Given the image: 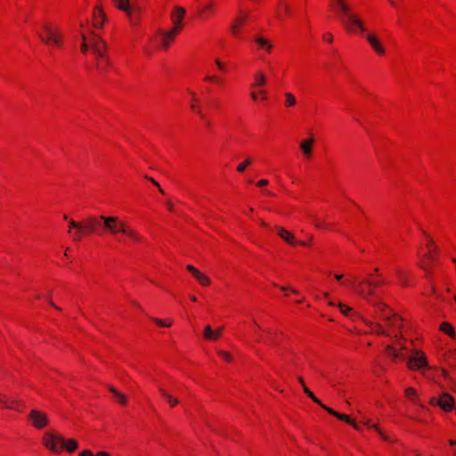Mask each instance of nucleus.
Segmentation results:
<instances>
[{"label": "nucleus", "instance_id": "obj_1", "mask_svg": "<svg viewBox=\"0 0 456 456\" xmlns=\"http://www.w3.org/2000/svg\"><path fill=\"white\" fill-rule=\"evenodd\" d=\"M83 224L84 235L87 233L110 232L113 235L117 233L125 234L134 240L139 241L142 240V237L134 230L127 227L126 224L119 221L117 216H89Z\"/></svg>", "mask_w": 456, "mask_h": 456}, {"label": "nucleus", "instance_id": "obj_2", "mask_svg": "<svg viewBox=\"0 0 456 456\" xmlns=\"http://www.w3.org/2000/svg\"><path fill=\"white\" fill-rule=\"evenodd\" d=\"M333 1L336 11L340 14L341 23L347 31L353 32L354 27H356L361 32L366 31L363 22L356 14L351 12L350 6L346 0Z\"/></svg>", "mask_w": 456, "mask_h": 456}, {"label": "nucleus", "instance_id": "obj_3", "mask_svg": "<svg viewBox=\"0 0 456 456\" xmlns=\"http://www.w3.org/2000/svg\"><path fill=\"white\" fill-rule=\"evenodd\" d=\"M43 443L46 448L53 452H59L62 449H66L70 452L75 451L78 446L76 440H65L62 436L54 433L45 434L43 437Z\"/></svg>", "mask_w": 456, "mask_h": 456}, {"label": "nucleus", "instance_id": "obj_4", "mask_svg": "<svg viewBox=\"0 0 456 456\" xmlns=\"http://www.w3.org/2000/svg\"><path fill=\"white\" fill-rule=\"evenodd\" d=\"M298 381L303 387L304 392L317 404L322 406L327 412L330 414L337 417L338 419L343 420L348 424H350L356 430H360V427L358 424H356L354 420H352L347 415L339 413L338 411H335L333 409L324 405L322 403V402L309 390V388L305 385L304 379L301 377H298Z\"/></svg>", "mask_w": 456, "mask_h": 456}, {"label": "nucleus", "instance_id": "obj_5", "mask_svg": "<svg viewBox=\"0 0 456 456\" xmlns=\"http://www.w3.org/2000/svg\"><path fill=\"white\" fill-rule=\"evenodd\" d=\"M383 284H386V281L383 280H360L359 287L354 288L355 291L365 298L367 301L371 302L370 297L375 294V288H378Z\"/></svg>", "mask_w": 456, "mask_h": 456}, {"label": "nucleus", "instance_id": "obj_6", "mask_svg": "<svg viewBox=\"0 0 456 456\" xmlns=\"http://www.w3.org/2000/svg\"><path fill=\"white\" fill-rule=\"evenodd\" d=\"M138 0H114L116 6L125 12L131 22H134L137 19V14L140 12V8L136 5Z\"/></svg>", "mask_w": 456, "mask_h": 456}, {"label": "nucleus", "instance_id": "obj_7", "mask_svg": "<svg viewBox=\"0 0 456 456\" xmlns=\"http://www.w3.org/2000/svg\"><path fill=\"white\" fill-rule=\"evenodd\" d=\"M408 367L411 370H420L422 368H428V360L426 355L420 351H415L407 359Z\"/></svg>", "mask_w": 456, "mask_h": 456}, {"label": "nucleus", "instance_id": "obj_8", "mask_svg": "<svg viewBox=\"0 0 456 456\" xmlns=\"http://www.w3.org/2000/svg\"><path fill=\"white\" fill-rule=\"evenodd\" d=\"M28 419L32 422V425L38 429L46 427L49 423V419L46 413L38 410H31L28 414Z\"/></svg>", "mask_w": 456, "mask_h": 456}, {"label": "nucleus", "instance_id": "obj_9", "mask_svg": "<svg viewBox=\"0 0 456 456\" xmlns=\"http://www.w3.org/2000/svg\"><path fill=\"white\" fill-rule=\"evenodd\" d=\"M185 16V9L180 6H176L174 12L171 15L174 28L171 29V34H178L180 29L183 28L182 20Z\"/></svg>", "mask_w": 456, "mask_h": 456}, {"label": "nucleus", "instance_id": "obj_10", "mask_svg": "<svg viewBox=\"0 0 456 456\" xmlns=\"http://www.w3.org/2000/svg\"><path fill=\"white\" fill-rule=\"evenodd\" d=\"M44 30L46 34L45 37L43 35H39L40 39L47 44V45H55L57 46H61V43L60 40V36L56 34L48 25H44Z\"/></svg>", "mask_w": 456, "mask_h": 456}, {"label": "nucleus", "instance_id": "obj_11", "mask_svg": "<svg viewBox=\"0 0 456 456\" xmlns=\"http://www.w3.org/2000/svg\"><path fill=\"white\" fill-rule=\"evenodd\" d=\"M83 225V223L75 222L73 220L69 222L68 232L70 234L74 241H80L84 236Z\"/></svg>", "mask_w": 456, "mask_h": 456}, {"label": "nucleus", "instance_id": "obj_12", "mask_svg": "<svg viewBox=\"0 0 456 456\" xmlns=\"http://www.w3.org/2000/svg\"><path fill=\"white\" fill-rule=\"evenodd\" d=\"M437 406L444 411H451L455 407L454 399L450 394L443 393L438 398Z\"/></svg>", "mask_w": 456, "mask_h": 456}, {"label": "nucleus", "instance_id": "obj_13", "mask_svg": "<svg viewBox=\"0 0 456 456\" xmlns=\"http://www.w3.org/2000/svg\"><path fill=\"white\" fill-rule=\"evenodd\" d=\"M248 16L242 12H239V16L233 20L231 25V32L233 36H239V27L241 26L247 20Z\"/></svg>", "mask_w": 456, "mask_h": 456}, {"label": "nucleus", "instance_id": "obj_14", "mask_svg": "<svg viewBox=\"0 0 456 456\" xmlns=\"http://www.w3.org/2000/svg\"><path fill=\"white\" fill-rule=\"evenodd\" d=\"M275 229L277 231V234L287 243L290 245L297 244V241L290 232L281 226H276Z\"/></svg>", "mask_w": 456, "mask_h": 456}, {"label": "nucleus", "instance_id": "obj_15", "mask_svg": "<svg viewBox=\"0 0 456 456\" xmlns=\"http://www.w3.org/2000/svg\"><path fill=\"white\" fill-rule=\"evenodd\" d=\"M375 308L378 314L384 320L386 315H390L394 313L385 303L382 301L370 302Z\"/></svg>", "mask_w": 456, "mask_h": 456}, {"label": "nucleus", "instance_id": "obj_16", "mask_svg": "<svg viewBox=\"0 0 456 456\" xmlns=\"http://www.w3.org/2000/svg\"><path fill=\"white\" fill-rule=\"evenodd\" d=\"M365 37H366L367 41L369 42V44L373 48V50L377 53H379V54H384L385 53V49H384V47L382 46L381 43L379 42V40L377 38L376 36L371 35V34H367L365 36Z\"/></svg>", "mask_w": 456, "mask_h": 456}, {"label": "nucleus", "instance_id": "obj_17", "mask_svg": "<svg viewBox=\"0 0 456 456\" xmlns=\"http://www.w3.org/2000/svg\"><path fill=\"white\" fill-rule=\"evenodd\" d=\"M363 322L370 327V331L372 333H376L378 335H383V336H390V332H388L387 330H386L378 322H370V321H368L366 319H363Z\"/></svg>", "mask_w": 456, "mask_h": 456}, {"label": "nucleus", "instance_id": "obj_18", "mask_svg": "<svg viewBox=\"0 0 456 456\" xmlns=\"http://www.w3.org/2000/svg\"><path fill=\"white\" fill-rule=\"evenodd\" d=\"M91 49L94 53H99V52H106V43L98 36H94L93 41L91 42Z\"/></svg>", "mask_w": 456, "mask_h": 456}, {"label": "nucleus", "instance_id": "obj_19", "mask_svg": "<svg viewBox=\"0 0 456 456\" xmlns=\"http://www.w3.org/2000/svg\"><path fill=\"white\" fill-rule=\"evenodd\" d=\"M314 143V138H309L301 142L299 147L305 158H311Z\"/></svg>", "mask_w": 456, "mask_h": 456}, {"label": "nucleus", "instance_id": "obj_20", "mask_svg": "<svg viewBox=\"0 0 456 456\" xmlns=\"http://www.w3.org/2000/svg\"><path fill=\"white\" fill-rule=\"evenodd\" d=\"M104 14L100 8H95L94 12V26L97 28H101L103 26L104 22Z\"/></svg>", "mask_w": 456, "mask_h": 456}, {"label": "nucleus", "instance_id": "obj_21", "mask_svg": "<svg viewBox=\"0 0 456 456\" xmlns=\"http://www.w3.org/2000/svg\"><path fill=\"white\" fill-rule=\"evenodd\" d=\"M176 34H171V30L168 32L161 33L159 43L164 49H167L170 45V42L175 38Z\"/></svg>", "mask_w": 456, "mask_h": 456}, {"label": "nucleus", "instance_id": "obj_22", "mask_svg": "<svg viewBox=\"0 0 456 456\" xmlns=\"http://www.w3.org/2000/svg\"><path fill=\"white\" fill-rule=\"evenodd\" d=\"M266 83V76L262 72L258 71L255 75V82L251 85V88L254 90L256 87L262 88Z\"/></svg>", "mask_w": 456, "mask_h": 456}, {"label": "nucleus", "instance_id": "obj_23", "mask_svg": "<svg viewBox=\"0 0 456 456\" xmlns=\"http://www.w3.org/2000/svg\"><path fill=\"white\" fill-rule=\"evenodd\" d=\"M161 395L167 401L171 407H175L179 403V400L168 394L163 387L159 388Z\"/></svg>", "mask_w": 456, "mask_h": 456}, {"label": "nucleus", "instance_id": "obj_24", "mask_svg": "<svg viewBox=\"0 0 456 456\" xmlns=\"http://www.w3.org/2000/svg\"><path fill=\"white\" fill-rule=\"evenodd\" d=\"M109 390L111 392L113 396L116 398V400L121 403L126 404L127 403V399L125 395L121 394L119 391H118L115 387L110 386Z\"/></svg>", "mask_w": 456, "mask_h": 456}, {"label": "nucleus", "instance_id": "obj_25", "mask_svg": "<svg viewBox=\"0 0 456 456\" xmlns=\"http://www.w3.org/2000/svg\"><path fill=\"white\" fill-rule=\"evenodd\" d=\"M362 424H364L365 426L369 427L370 428H373V429L377 430L379 432V434L380 435V436L382 437L383 440L388 441V442H392L387 436H385L381 432L380 429H379V428L376 425H370V420L369 419L362 418Z\"/></svg>", "mask_w": 456, "mask_h": 456}, {"label": "nucleus", "instance_id": "obj_26", "mask_svg": "<svg viewBox=\"0 0 456 456\" xmlns=\"http://www.w3.org/2000/svg\"><path fill=\"white\" fill-rule=\"evenodd\" d=\"M256 43H257L263 49L270 52L273 48V45L263 37H256L255 38Z\"/></svg>", "mask_w": 456, "mask_h": 456}, {"label": "nucleus", "instance_id": "obj_27", "mask_svg": "<svg viewBox=\"0 0 456 456\" xmlns=\"http://www.w3.org/2000/svg\"><path fill=\"white\" fill-rule=\"evenodd\" d=\"M440 330L452 338L455 336L454 329L449 322H443L440 325Z\"/></svg>", "mask_w": 456, "mask_h": 456}, {"label": "nucleus", "instance_id": "obj_28", "mask_svg": "<svg viewBox=\"0 0 456 456\" xmlns=\"http://www.w3.org/2000/svg\"><path fill=\"white\" fill-rule=\"evenodd\" d=\"M384 321L387 322V325L393 330L395 321H398V315L395 313H392L390 315H386Z\"/></svg>", "mask_w": 456, "mask_h": 456}, {"label": "nucleus", "instance_id": "obj_29", "mask_svg": "<svg viewBox=\"0 0 456 456\" xmlns=\"http://www.w3.org/2000/svg\"><path fill=\"white\" fill-rule=\"evenodd\" d=\"M194 277L201 285L208 286L210 284V279L200 272L196 273Z\"/></svg>", "mask_w": 456, "mask_h": 456}, {"label": "nucleus", "instance_id": "obj_30", "mask_svg": "<svg viewBox=\"0 0 456 456\" xmlns=\"http://www.w3.org/2000/svg\"><path fill=\"white\" fill-rule=\"evenodd\" d=\"M429 248L434 247V250H430L428 253L425 255V257H427L430 262H435L436 257L435 254L436 253V247L434 244V241L430 239L428 240V245Z\"/></svg>", "mask_w": 456, "mask_h": 456}, {"label": "nucleus", "instance_id": "obj_31", "mask_svg": "<svg viewBox=\"0 0 456 456\" xmlns=\"http://www.w3.org/2000/svg\"><path fill=\"white\" fill-rule=\"evenodd\" d=\"M386 352L389 355H391L393 359H397V358H402L404 360L406 359L403 354L396 353L395 347L392 346H387L386 347Z\"/></svg>", "mask_w": 456, "mask_h": 456}, {"label": "nucleus", "instance_id": "obj_32", "mask_svg": "<svg viewBox=\"0 0 456 456\" xmlns=\"http://www.w3.org/2000/svg\"><path fill=\"white\" fill-rule=\"evenodd\" d=\"M203 335L208 340H215L214 330H212L210 325H207L205 327Z\"/></svg>", "mask_w": 456, "mask_h": 456}, {"label": "nucleus", "instance_id": "obj_33", "mask_svg": "<svg viewBox=\"0 0 456 456\" xmlns=\"http://www.w3.org/2000/svg\"><path fill=\"white\" fill-rule=\"evenodd\" d=\"M285 98H286V102L285 103H286L287 107H292L297 102V100H296L295 96L291 93H286L285 94Z\"/></svg>", "mask_w": 456, "mask_h": 456}, {"label": "nucleus", "instance_id": "obj_34", "mask_svg": "<svg viewBox=\"0 0 456 456\" xmlns=\"http://www.w3.org/2000/svg\"><path fill=\"white\" fill-rule=\"evenodd\" d=\"M407 398L411 399L412 402L416 403V390L412 387H407L404 391Z\"/></svg>", "mask_w": 456, "mask_h": 456}, {"label": "nucleus", "instance_id": "obj_35", "mask_svg": "<svg viewBox=\"0 0 456 456\" xmlns=\"http://www.w3.org/2000/svg\"><path fill=\"white\" fill-rule=\"evenodd\" d=\"M250 96L252 98L253 101H257L258 99V96H260L262 99H266V96H265V90H259L258 93H256L255 90H253L250 94Z\"/></svg>", "mask_w": 456, "mask_h": 456}, {"label": "nucleus", "instance_id": "obj_36", "mask_svg": "<svg viewBox=\"0 0 456 456\" xmlns=\"http://www.w3.org/2000/svg\"><path fill=\"white\" fill-rule=\"evenodd\" d=\"M250 164H251V159L247 158L244 162L238 165L237 171L240 173L244 172L246 170L247 167L249 166Z\"/></svg>", "mask_w": 456, "mask_h": 456}, {"label": "nucleus", "instance_id": "obj_37", "mask_svg": "<svg viewBox=\"0 0 456 456\" xmlns=\"http://www.w3.org/2000/svg\"><path fill=\"white\" fill-rule=\"evenodd\" d=\"M395 272H396L403 286H407V277H406L405 273H403V271L400 268H396Z\"/></svg>", "mask_w": 456, "mask_h": 456}, {"label": "nucleus", "instance_id": "obj_38", "mask_svg": "<svg viewBox=\"0 0 456 456\" xmlns=\"http://www.w3.org/2000/svg\"><path fill=\"white\" fill-rule=\"evenodd\" d=\"M338 307L339 308L340 312L342 314H344L345 315H347L349 312H351L352 308H350L349 306L342 304V303H339L338 305Z\"/></svg>", "mask_w": 456, "mask_h": 456}, {"label": "nucleus", "instance_id": "obj_39", "mask_svg": "<svg viewBox=\"0 0 456 456\" xmlns=\"http://www.w3.org/2000/svg\"><path fill=\"white\" fill-rule=\"evenodd\" d=\"M110 64V61L107 63L106 61H98L96 64V68L99 71H105L107 69L108 65Z\"/></svg>", "mask_w": 456, "mask_h": 456}, {"label": "nucleus", "instance_id": "obj_40", "mask_svg": "<svg viewBox=\"0 0 456 456\" xmlns=\"http://www.w3.org/2000/svg\"><path fill=\"white\" fill-rule=\"evenodd\" d=\"M81 37H82V40H83V43H82V45H81V51L83 53H86L87 52V50L89 49V47L91 46V45H89L88 44H86V36L84 34L81 35Z\"/></svg>", "mask_w": 456, "mask_h": 456}, {"label": "nucleus", "instance_id": "obj_41", "mask_svg": "<svg viewBox=\"0 0 456 456\" xmlns=\"http://www.w3.org/2000/svg\"><path fill=\"white\" fill-rule=\"evenodd\" d=\"M98 58V61H106L109 62V58L105 56V52H99V53H94Z\"/></svg>", "mask_w": 456, "mask_h": 456}, {"label": "nucleus", "instance_id": "obj_42", "mask_svg": "<svg viewBox=\"0 0 456 456\" xmlns=\"http://www.w3.org/2000/svg\"><path fill=\"white\" fill-rule=\"evenodd\" d=\"M218 354L221 355L224 360L230 362L232 360V355L225 352V351H222V350H218Z\"/></svg>", "mask_w": 456, "mask_h": 456}, {"label": "nucleus", "instance_id": "obj_43", "mask_svg": "<svg viewBox=\"0 0 456 456\" xmlns=\"http://www.w3.org/2000/svg\"><path fill=\"white\" fill-rule=\"evenodd\" d=\"M151 320L157 323L158 325L161 326V327H169L170 324H166V321H163L161 319H159V318H151Z\"/></svg>", "mask_w": 456, "mask_h": 456}, {"label": "nucleus", "instance_id": "obj_44", "mask_svg": "<svg viewBox=\"0 0 456 456\" xmlns=\"http://www.w3.org/2000/svg\"><path fill=\"white\" fill-rule=\"evenodd\" d=\"M0 402L4 403V405L6 407V408H12V403H17L18 401L16 400H13L12 402H8L7 400H4L1 396H0Z\"/></svg>", "mask_w": 456, "mask_h": 456}, {"label": "nucleus", "instance_id": "obj_45", "mask_svg": "<svg viewBox=\"0 0 456 456\" xmlns=\"http://www.w3.org/2000/svg\"><path fill=\"white\" fill-rule=\"evenodd\" d=\"M145 178L149 180L151 183H152L155 186H157L162 194L164 193V191L161 189L159 183L157 181H155L152 177L147 175L145 176Z\"/></svg>", "mask_w": 456, "mask_h": 456}, {"label": "nucleus", "instance_id": "obj_46", "mask_svg": "<svg viewBox=\"0 0 456 456\" xmlns=\"http://www.w3.org/2000/svg\"><path fill=\"white\" fill-rule=\"evenodd\" d=\"M402 318L400 316H398V321H395V326L393 327V330H400L401 327H402Z\"/></svg>", "mask_w": 456, "mask_h": 456}, {"label": "nucleus", "instance_id": "obj_47", "mask_svg": "<svg viewBox=\"0 0 456 456\" xmlns=\"http://www.w3.org/2000/svg\"><path fill=\"white\" fill-rule=\"evenodd\" d=\"M186 269L191 272L192 273L193 276L196 275V273H198L200 271L198 269H196L193 265H188L186 266Z\"/></svg>", "mask_w": 456, "mask_h": 456}, {"label": "nucleus", "instance_id": "obj_48", "mask_svg": "<svg viewBox=\"0 0 456 456\" xmlns=\"http://www.w3.org/2000/svg\"><path fill=\"white\" fill-rule=\"evenodd\" d=\"M323 39H324V40H326L327 42H330H330H332V40H333V36H332V34H331V33H329V32H328V33H325V34L323 35Z\"/></svg>", "mask_w": 456, "mask_h": 456}, {"label": "nucleus", "instance_id": "obj_49", "mask_svg": "<svg viewBox=\"0 0 456 456\" xmlns=\"http://www.w3.org/2000/svg\"><path fill=\"white\" fill-rule=\"evenodd\" d=\"M280 289L282 290V291H287V290H290L293 294H298V290L297 289H290L289 287H285V286H281L280 287Z\"/></svg>", "mask_w": 456, "mask_h": 456}, {"label": "nucleus", "instance_id": "obj_50", "mask_svg": "<svg viewBox=\"0 0 456 456\" xmlns=\"http://www.w3.org/2000/svg\"><path fill=\"white\" fill-rule=\"evenodd\" d=\"M78 456H94V453L89 450H85L79 453Z\"/></svg>", "mask_w": 456, "mask_h": 456}, {"label": "nucleus", "instance_id": "obj_51", "mask_svg": "<svg viewBox=\"0 0 456 456\" xmlns=\"http://www.w3.org/2000/svg\"><path fill=\"white\" fill-rule=\"evenodd\" d=\"M222 330H223V328H219L218 330H214V334H215V340L218 339L222 334Z\"/></svg>", "mask_w": 456, "mask_h": 456}, {"label": "nucleus", "instance_id": "obj_52", "mask_svg": "<svg viewBox=\"0 0 456 456\" xmlns=\"http://www.w3.org/2000/svg\"><path fill=\"white\" fill-rule=\"evenodd\" d=\"M267 184H268V180H266V179H262L257 182L258 186H265Z\"/></svg>", "mask_w": 456, "mask_h": 456}, {"label": "nucleus", "instance_id": "obj_53", "mask_svg": "<svg viewBox=\"0 0 456 456\" xmlns=\"http://www.w3.org/2000/svg\"><path fill=\"white\" fill-rule=\"evenodd\" d=\"M216 66H217V68L219 69H221V70L224 69V64H223V62L220 60L216 59Z\"/></svg>", "mask_w": 456, "mask_h": 456}, {"label": "nucleus", "instance_id": "obj_54", "mask_svg": "<svg viewBox=\"0 0 456 456\" xmlns=\"http://www.w3.org/2000/svg\"><path fill=\"white\" fill-rule=\"evenodd\" d=\"M212 8V4H207L205 7H203V9L200 11V14H203L205 13L208 10H210Z\"/></svg>", "mask_w": 456, "mask_h": 456}, {"label": "nucleus", "instance_id": "obj_55", "mask_svg": "<svg viewBox=\"0 0 456 456\" xmlns=\"http://www.w3.org/2000/svg\"><path fill=\"white\" fill-rule=\"evenodd\" d=\"M204 79L206 81H217V77L216 76H207Z\"/></svg>", "mask_w": 456, "mask_h": 456}, {"label": "nucleus", "instance_id": "obj_56", "mask_svg": "<svg viewBox=\"0 0 456 456\" xmlns=\"http://www.w3.org/2000/svg\"><path fill=\"white\" fill-rule=\"evenodd\" d=\"M166 205H167V208H168L170 211H173V210H174V206H173V204H172L171 202L167 201V202H166Z\"/></svg>", "mask_w": 456, "mask_h": 456}, {"label": "nucleus", "instance_id": "obj_57", "mask_svg": "<svg viewBox=\"0 0 456 456\" xmlns=\"http://www.w3.org/2000/svg\"><path fill=\"white\" fill-rule=\"evenodd\" d=\"M437 402H438V398L432 397L430 399V403L433 404V405H437Z\"/></svg>", "mask_w": 456, "mask_h": 456}, {"label": "nucleus", "instance_id": "obj_58", "mask_svg": "<svg viewBox=\"0 0 456 456\" xmlns=\"http://www.w3.org/2000/svg\"><path fill=\"white\" fill-rule=\"evenodd\" d=\"M48 302H49V304H50L53 307H54V308H55V309H57V310H60V307H59V306H57V305H56L52 301V299H51L50 297L48 298Z\"/></svg>", "mask_w": 456, "mask_h": 456}, {"label": "nucleus", "instance_id": "obj_59", "mask_svg": "<svg viewBox=\"0 0 456 456\" xmlns=\"http://www.w3.org/2000/svg\"><path fill=\"white\" fill-rule=\"evenodd\" d=\"M95 456H110V455L106 452H100Z\"/></svg>", "mask_w": 456, "mask_h": 456}, {"label": "nucleus", "instance_id": "obj_60", "mask_svg": "<svg viewBox=\"0 0 456 456\" xmlns=\"http://www.w3.org/2000/svg\"><path fill=\"white\" fill-rule=\"evenodd\" d=\"M197 113L200 116L201 118H205V115L203 114V112L200 109L197 110Z\"/></svg>", "mask_w": 456, "mask_h": 456}, {"label": "nucleus", "instance_id": "obj_61", "mask_svg": "<svg viewBox=\"0 0 456 456\" xmlns=\"http://www.w3.org/2000/svg\"><path fill=\"white\" fill-rule=\"evenodd\" d=\"M284 12L288 14L289 12V7L288 4H284Z\"/></svg>", "mask_w": 456, "mask_h": 456}, {"label": "nucleus", "instance_id": "obj_62", "mask_svg": "<svg viewBox=\"0 0 456 456\" xmlns=\"http://www.w3.org/2000/svg\"><path fill=\"white\" fill-rule=\"evenodd\" d=\"M297 244H300L302 246H306L308 244V241H297Z\"/></svg>", "mask_w": 456, "mask_h": 456}, {"label": "nucleus", "instance_id": "obj_63", "mask_svg": "<svg viewBox=\"0 0 456 456\" xmlns=\"http://www.w3.org/2000/svg\"><path fill=\"white\" fill-rule=\"evenodd\" d=\"M343 275L341 274H336L335 275V278L338 280V281H340L342 279Z\"/></svg>", "mask_w": 456, "mask_h": 456}, {"label": "nucleus", "instance_id": "obj_64", "mask_svg": "<svg viewBox=\"0 0 456 456\" xmlns=\"http://www.w3.org/2000/svg\"><path fill=\"white\" fill-rule=\"evenodd\" d=\"M420 267H421L422 269H424L428 273H430V272H429V270H428L425 265H420Z\"/></svg>", "mask_w": 456, "mask_h": 456}]
</instances>
